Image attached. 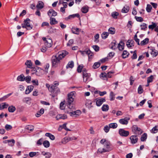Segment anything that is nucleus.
Masks as SVG:
<instances>
[{
	"label": "nucleus",
	"mask_w": 158,
	"mask_h": 158,
	"mask_svg": "<svg viewBox=\"0 0 158 158\" xmlns=\"http://www.w3.org/2000/svg\"><path fill=\"white\" fill-rule=\"evenodd\" d=\"M32 82L34 85H39L38 80L37 79L32 80Z\"/></svg>",
	"instance_id": "61"
},
{
	"label": "nucleus",
	"mask_w": 158,
	"mask_h": 158,
	"mask_svg": "<svg viewBox=\"0 0 158 158\" xmlns=\"http://www.w3.org/2000/svg\"><path fill=\"white\" fill-rule=\"evenodd\" d=\"M109 109V107L107 105H103L102 107V110L104 111H107Z\"/></svg>",
	"instance_id": "30"
},
{
	"label": "nucleus",
	"mask_w": 158,
	"mask_h": 158,
	"mask_svg": "<svg viewBox=\"0 0 158 158\" xmlns=\"http://www.w3.org/2000/svg\"><path fill=\"white\" fill-rule=\"evenodd\" d=\"M75 17H77L78 18L80 17V15L78 14H74L72 15H70L69 16V19H71V18H74Z\"/></svg>",
	"instance_id": "49"
},
{
	"label": "nucleus",
	"mask_w": 158,
	"mask_h": 158,
	"mask_svg": "<svg viewBox=\"0 0 158 158\" xmlns=\"http://www.w3.org/2000/svg\"><path fill=\"white\" fill-rule=\"evenodd\" d=\"M26 129L28 130H29L30 131H32L34 129V127L33 125H30L27 126L25 127Z\"/></svg>",
	"instance_id": "40"
},
{
	"label": "nucleus",
	"mask_w": 158,
	"mask_h": 158,
	"mask_svg": "<svg viewBox=\"0 0 158 158\" xmlns=\"http://www.w3.org/2000/svg\"><path fill=\"white\" fill-rule=\"evenodd\" d=\"M83 77L84 82L87 83L92 80V78L90 77V74L87 73L85 70H83Z\"/></svg>",
	"instance_id": "3"
},
{
	"label": "nucleus",
	"mask_w": 158,
	"mask_h": 158,
	"mask_svg": "<svg viewBox=\"0 0 158 158\" xmlns=\"http://www.w3.org/2000/svg\"><path fill=\"white\" fill-rule=\"evenodd\" d=\"M12 128V126L10 125L6 124L5 126V128L7 131L11 130Z\"/></svg>",
	"instance_id": "58"
},
{
	"label": "nucleus",
	"mask_w": 158,
	"mask_h": 158,
	"mask_svg": "<svg viewBox=\"0 0 158 158\" xmlns=\"http://www.w3.org/2000/svg\"><path fill=\"white\" fill-rule=\"evenodd\" d=\"M106 148V149L103 148L102 149V151H101V152H100L99 151V152H100L101 153H102V152H108L109 151H110L112 150V149L111 148H110V147H109V148Z\"/></svg>",
	"instance_id": "51"
},
{
	"label": "nucleus",
	"mask_w": 158,
	"mask_h": 158,
	"mask_svg": "<svg viewBox=\"0 0 158 158\" xmlns=\"http://www.w3.org/2000/svg\"><path fill=\"white\" fill-rule=\"evenodd\" d=\"M75 94V91H72L68 95V97H72V98H74V95Z\"/></svg>",
	"instance_id": "59"
},
{
	"label": "nucleus",
	"mask_w": 158,
	"mask_h": 158,
	"mask_svg": "<svg viewBox=\"0 0 158 158\" xmlns=\"http://www.w3.org/2000/svg\"><path fill=\"white\" fill-rule=\"evenodd\" d=\"M136 52H137L136 50H135V51H134L133 55L131 57V58L132 60L135 59L137 58V56L136 54Z\"/></svg>",
	"instance_id": "50"
},
{
	"label": "nucleus",
	"mask_w": 158,
	"mask_h": 158,
	"mask_svg": "<svg viewBox=\"0 0 158 158\" xmlns=\"http://www.w3.org/2000/svg\"><path fill=\"white\" fill-rule=\"evenodd\" d=\"M59 83L56 81H55L54 83V85H52L50 87L49 90L51 93L55 94V95L57 93L60 92L59 89L56 86L58 85Z\"/></svg>",
	"instance_id": "2"
},
{
	"label": "nucleus",
	"mask_w": 158,
	"mask_h": 158,
	"mask_svg": "<svg viewBox=\"0 0 158 158\" xmlns=\"http://www.w3.org/2000/svg\"><path fill=\"white\" fill-rule=\"evenodd\" d=\"M100 77L101 78H103V79L104 80H107V74L105 72H103L101 73L100 75Z\"/></svg>",
	"instance_id": "34"
},
{
	"label": "nucleus",
	"mask_w": 158,
	"mask_h": 158,
	"mask_svg": "<svg viewBox=\"0 0 158 158\" xmlns=\"http://www.w3.org/2000/svg\"><path fill=\"white\" fill-rule=\"evenodd\" d=\"M25 79V77L23 74H21L17 78V80L20 81H23Z\"/></svg>",
	"instance_id": "28"
},
{
	"label": "nucleus",
	"mask_w": 158,
	"mask_h": 158,
	"mask_svg": "<svg viewBox=\"0 0 158 158\" xmlns=\"http://www.w3.org/2000/svg\"><path fill=\"white\" fill-rule=\"evenodd\" d=\"M45 135L46 136L49 137L52 140H54L55 139V137L54 136L50 133H47L45 134Z\"/></svg>",
	"instance_id": "26"
},
{
	"label": "nucleus",
	"mask_w": 158,
	"mask_h": 158,
	"mask_svg": "<svg viewBox=\"0 0 158 158\" xmlns=\"http://www.w3.org/2000/svg\"><path fill=\"white\" fill-rule=\"evenodd\" d=\"M109 34L113 35L115 34V30L114 27H110L108 29Z\"/></svg>",
	"instance_id": "27"
},
{
	"label": "nucleus",
	"mask_w": 158,
	"mask_h": 158,
	"mask_svg": "<svg viewBox=\"0 0 158 158\" xmlns=\"http://www.w3.org/2000/svg\"><path fill=\"white\" fill-rule=\"evenodd\" d=\"M129 54V53L127 52V51L126 50H124L122 55V56L123 58L124 59L128 57Z\"/></svg>",
	"instance_id": "17"
},
{
	"label": "nucleus",
	"mask_w": 158,
	"mask_h": 158,
	"mask_svg": "<svg viewBox=\"0 0 158 158\" xmlns=\"http://www.w3.org/2000/svg\"><path fill=\"white\" fill-rule=\"evenodd\" d=\"M130 139L131 140V143L132 144L136 143L138 140L137 135H132L130 137Z\"/></svg>",
	"instance_id": "9"
},
{
	"label": "nucleus",
	"mask_w": 158,
	"mask_h": 158,
	"mask_svg": "<svg viewBox=\"0 0 158 158\" xmlns=\"http://www.w3.org/2000/svg\"><path fill=\"white\" fill-rule=\"evenodd\" d=\"M149 39L148 38H145L144 40L141 41L140 43L141 45H144L146 44L148 42Z\"/></svg>",
	"instance_id": "31"
},
{
	"label": "nucleus",
	"mask_w": 158,
	"mask_h": 158,
	"mask_svg": "<svg viewBox=\"0 0 158 158\" xmlns=\"http://www.w3.org/2000/svg\"><path fill=\"white\" fill-rule=\"evenodd\" d=\"M130 118L128 117H126L124 118H121L119 120V123L123 125H127L130 120Z\"/></svg>",
	"instance_id": "7"
},
{
	"label": "nucleus",
	"mask_w": 158,
	"mask_h": 158,
	"mask_svg": "<svg viewBox=\"0 0 158 158\" xmlns=\"http://www.w3.org/2000/svg\"><path fill=\"white\" fill-rule=\"evenodd\" d=\"M68 54L67 51H63L61 53L52 56L51 58V61L53 67H57L60 64L62 59Z\"/></svg>",
	"instance_id": "1"
},
{
	"label": "nucleus",
	"mask_w": 158,
	"mask_h": 158,
	"mask_svg": "<svg viewBox=\"0 0 158 158\" xmlns=\"http://www.w3.org/2000/svg\"><path fill=\"white\" fill-rule=\"evenodd\" d=\"M153 76V75H151L149 77H148L147 79V83H149L152 81Z\"/></svg>",
	"instance_id": "52"
},
{
	"label": "nucleus",
	"mask_w": 158,
	"mask_h": 158,
	"mask_svg": "<svg viewBox=\"0 0 158 158\" xmlns=\"http://www.w3.org/2000/svg\"><path fill=\"white\" fill-rule=\"evenodd\" d=\"M147 138V135L146 133H143L140 138L141 141L144 142L146 141Z\"/></svg>",
	"instance_id": "25"
},
{
	"label": "nucleus",
	"mask_w": 158,
	"mask_h": 158,
	"mask_svg": "<svg viewBox=\"0 0 158 158\" xmlns=\"http://www.w3.org/2000/svg\"><path fill=\"white\" fill-rule=\"evenodd\" d=\"M8 110L9 112H14L16 110V108L15 106H10L8 108Z\"/></svg>",
	"instance_id": "32"
},
{
	"label": "nucleus",
	"mask_w": 158,
	"mask_h": 158,
	"mask_svg": "<svg viewBox=\"0 0 158 158\" xmlns=\"http://www.w3.org/2000/svg\"><path fill=\"white\" fill-rule=\"evenodd\" d=\"M155 51V49H151L150 53L152 55L153 57L156 56L158 54V52L157 51Z\"/></svg>",
	"instance_id": "15"
},
{
	"label": "nucleus",
	"mask_w": 158,
	"mask_h": 158,
	"mask_svg": "<svg viewBox=\"0 0 158 158\" xmlns=\"http://www.w3.org/2000/svg\"><path fill=\"white\" fill-rule=\"evenodd\" d=\"M120 43L122 44V45H121L119 43L118 44V48L119 50L122 51L124 49V43L122 41H121Z\"/></svg>",
	"instance_id": "20"
},
{
	"label": "nucleus",
	"mask_w": 158,
	"mask_h": 158,
	"mask_svg": "<svg viewBox=\"0 0 158 158\" xmlns=\"http://www.w3.org/2000/svg\"><path fill=\"white\" fill-rule=\"evenodd\" d=\"M110 128L109 126V125H106L104 127V130L105 132L106 133H107L109 131Z\"/></svg>",
	"instance_id": "55"
},
{
	"label": "nucleus",
	"mask_w": 158,
	"mask_h": 158,
	"mask_svg": "<svg viewBox=\"0 0 158 158\" xmlns=\"http://www.w3.org/2000/svg\"><path fill=\"white\" fill-rule=\"evenodd\" d=\"M34 86L33 85H29L27 86L26 91L25 94H29L33 89Z\"/></svg>",
	"instance_id": "13"
},
{
	"label": "nucleus",
	"mask_w": 158,
	"mask_h": 158,
	"mask_svg": "<svg viewBox=\"0 0 158 158\" xmlns=\"http://www.w3.org/2000/svg\"><path fill=\"white\" fill-rule=\"evenodd\" d=\"M74 66V63L73 61L69 62L68 63V64L66 66L67 69H68L69 68H73Z\"/></svg>",
	"instance_id": "35"
},
{
	"label": "nucleus",
	"mask_w": 158,
	"mask_h": 158,
	"mask_svg": "<svg viewBox=\"0 0 158 158\" xmlns=\"http://www.w3.org/2000/svg\"><path fill=\"white\" fill-rule=\"evenodd\" d=\"M30 22L31 20L29 19H27L24 21V23L21 24L22 27L24 28H26L27 30L31 29L32 27L30 25Z\"/></svg>",
	"instance_id": "4"
},
{
	"label": "nucleus",
	"mask_w": 158,
	"mask_h": 158,
	"mask_svg": "<svg viewBox=\"0 0 158 158\" xmlns=\"http://www.w3.org/2000/svg\"><path fill=\"white\" fill-rule=\"evenodd\" d=\"M48 14L49 16H55L57 15V13L53 9H50L48 12Z\"/></svg>",
	"instance_id": "10"
},
{
	"label": "nucleus",
	"mask_w": 158,
	"mask_h": 158,
	"mask_svg": "<svg viewBox=\"0 0 158 158\" xmlns=\"http://www.w3.org/2000/svg\"><path fill=\"white\" fill-rule=\"evenodd\" d=\"M135 19L136 21L138 22H141L143 20V19L141 17H137L135 16Z\"/></svg>",
	"instance_id": "54"
},
{
	"label": "nucleus",
	"mask_w": 158,
	"mask_h": 158,
	"mask_svg": "<svg viewBox=\"0 0 158 158\" xmlns=\"http://www.w3.org/2000/svg\"><path fill=\"white\" fill-rule=\"evenodd\" d=\"M31 79V77L29 76H27L26 77H25V81H26L27 82L29 83Z\"/></svg>",
	"instance_id": "60"
},
{
	"label": "nucleus",
	"mask_w": 158,
	"mask_h": 158,
	"mask_svg": "<svg viewBox=\"0 0 158 158\" xmlns=\"http://www.w3.org/2000/svg\"><path fill=\"white\" fill-rule=\"evenodd\" d=\"M158 131V126H156L153 127L152 130V132L153 133H156Z\"/></svg>",
	"instance_id": "48"
},
{
	"label": "nucleus",
	"mask_w": 158,
	"mask_h": 158,
	"mask_svg": "<svg viewBox=\"0 0 158 158\" xmlns=\"http://www.w3.org/2000/svg\"><path fill=\"white\" fill-rule=\"evenodd\" d=\"M44 112V109L43 108H41L40 110L35 114V116L36 117H39L40 116L41 114H43Z\"/></svg>",
	"instance_id": "24"
},
{
	"label": "nucleus",
	"mask_w": 158,
	"mask_h": 158,
	"mask_svg": "<svg viewBox=\"0 0 158 158\" xmlns=\"http://www.w3.org/2000/svg\"><path fill=\"white\" fill-rule=\"evenodd\" d=\"M143 131L140 128L138 127L136 131H135V133L136 134H138V135H141Z\"/></svg>",
	"instance_id": "46"
},
{
	"label": "nucleus",
	"mask_w": 158,
	"mask_h": 158,
	"mask_svg": "<svg viewBox=\"0 0 158 158\" xmlns=\"http://www.w3.org/2000/svg\"><path fill=\"white\" fill-rule=\"evenodd\" d=\"M152 9V7L149 4L147 5V6L146 8V10L149 13L151 12Z\"/></svg>",
	"instance_id": "43"
},
{
	"label": "nucleus",
	"mask_w": 158,
	"mask_h": 158,
	"mask_svg": "<svg viewBox=\"0 0 158 158\" xmlns=\"http://www.w3.org/2000/svg\"><path fill=\"white\" fill-rule=\"evenodd\" d=\"M130 9L129 7L128 6H124L122 10V12L123 13H127Z\"/></svg>",
	"instance_id": "22"
},
{
	"label": "nucleus",
	"mask_w": 158,
	"mask_h": 158,
	"mask_svg": "<svg viewBox=\"0 0 158 158\" xmlns=\"http://www.w3.org/2000/svg\"><path fill=\"white\" fill-rule=\"evenodd\" d=\"M152 24L149 25V26L148 28L149 29L153 30L154 28L156 27L157 25L155 23H154L153 22H152Z\"/></svg>",
	"instance_id": "42"
},
{
	"label": "nucleus",
	"mask_w": 158,
	"mask_h": 158,
	"mask_svg": "<svg viewBox=\"0 0 158 158\" xmlns=\"http://www.w3.org/2000/svg\"><path fill=\"white\" fill-rule=\"evenodd\" d=\"M50 20L51 24H55L57 23V21L56 20V19L54 18H51Z\"/></svg>",
	"instance_id": "39"
},
{
	"label": "nucleus",
	"mask_w": 158,
	"mask_h": 158,
	"mask_svg": "<svg viewBox=\"0 0 158 158\" xmlns=\"http://www.w3.org/2000/svg\"><path fill=\"white\" fill-rule=\"evenodd\" d=\"M86 55H87L88 56L89 60L91 61L93 56V53L90 50H86Z\"/></svg>",
	"instance_id": "11"
},
{
	"label": "nucleus",
	"mask_w": 158,
	"mask_h": 158,
	"mask_svg": "<svg viewBox=\"0 0 158 158\" xmlns=\"http://www.w3.org/2000/svg\"><path fill=\"white\" fill-rule=\"evenodd\" d=\"M94 97H97L99 95V91L98 90L94 91Z\"/></svg>",
	"instance_id": "63"
},
{
	"label": "nucleus",
	"mask_w": 158,
	"mask_h": 158,
	"mask_svg": "<svg viewBox=\"0 0 158 158\" xmlns=\"http://www.w3.org/2000/svg\"><path fill=\"white\" fill-rule=\"evenodd\" d=\"M65 107L64 102H61L60 104V108L61 110H64V109Z\"/></svg>",
	"instance_id": "56"
},
{
	"label": "nucleus",
	"mask_w": 158,
	"mask_h": 158,
	"mask_svg": "<svg viewBox=\"0 0 158 158\" xmlns=\"http://www.w3.org/2000/svg\"><path fill=\"white\" fill-rule=\"evenodd\" d=\"M118 132L120 135L123 137H127L129 134V131H125L123 128L120 129L119 130Z\"/></svg>",
	"instance_id": "6"
},
{
	"label": "nucleus",
	"mask_w": 158,
	"mask_h": 158,
	"mask_svg": "<svg viewBox=\"0 0 158 158\" xmlns=\"http://www.w3.org/2000/svg\"><path fill=\"white\" fill-rule=\"evenodd\" d=\"M69 141L68 137H66L62 139L61 142L62 143L65 144Z\"/></svg>",
	"instance_id": "33"
},
{
	"label": "nucleus",
	"mask_w": 158,
	"mask_h": 158,
	"mask_svg": "<svg viewBox=\"0 0 158 158\" xmlns=\"http://www.w3.org/2000/svg\"><path fill=\"white\" fill-rule=\"evenodd\" d=\"M116 45V42L114 40L110 44V46H111L110 48L114 50L117 48Z\"/></svg>",
	"instance_id": "18"
},
{
	"label": "nucleus",
	"mask_w": 158,
	"mask_h": 158,
	"mask_svg": "<svg viewBox=\"0 0 158 158\" xmlns=\"http://www.w3.org/2000/svg\"><path fill=\"white\" fill-rule=\"evenodd\" d=\"M67 118L66 115L65 114H59L57 115L56 117V120H58L59 119H64Z\"/></svg>",
	"instance_id": "12"
},
{
	"label": "nucleus",
	"mask_w": 158,
	"mask_h": 158,
	"mask_svg": "<svg viewBox=\"0 0 158 158\" xmlns=\"http://www.w3.org/2000/svg\"><path fill=\"white\" fill-rule=\"evenodd\" d=\"M110 101H113L114 100L115 98L114 95V93L111 91L110 92Z\"/></svg>",
	"instance_id": "45"
},
{
	"label": "nucleus",
	"mask_w": 158,
	"mask_h": 158,
	"mask_svg": "<svg viewBox=\"0 0 158 158\" xmlns=\"http://www.w3.org/2000/svg\"><path fill=\"white\" fill-rule=\"evenodd\" d=\"M99 67V62H95L93 66L94 69H95Z\"/></svg>",
	"instance_id": "62"
},
{
	"label": "nucleus",
	"mask_w": 158,
	"mask_h": 158,
	"mask_svg": "<svg viewBox=\"0 0 158 158\" xmlns=\"http://www.w3.org/2000/svg\"><path fill=\"white\" fill-rule=\"evenodd\" d=\"M42 39L44 41V44L47 48H50L52 45V40L49 38L43 37Z\"/></svg>",
	"instance_id": "5"
},
{
	"label": "nucleus",
	"mask_w": 158,
	"mask_h": 158,
	"mask_svg": "<svg viewBox=\"0 0 158 158\" xmlns=\"http://www.w3.org/2000/svg\"><path fill=\"white\" fill-rule=\"evenodd\" d=\"M100 143L104 145V147H106L107 148H109V147L110 143L107 140H106V139H102L100 141Z\"/></svg>",
	"instance_id": "8"
},
{
	"label": "nucleus",
	"mask_w": 158,
	"mask_h": 158,
	"mask_svg": "<svg viewBox=\"0 0 158 158\" xmlns=\"http://www.w3.org/2000/svg\"><path fill=\"white\" fill-rule=\"evenodd\" d=\"M80 30L79 29L76 27H73L72 29V32L74 34L77 35L79 34Z\"/></svg>",
	"instance_id": "16"
},
{
	"label": "nucleus",
	"mask_w": 158,
	"mask_h": 158,
	"mask_svg": "<svg viewBox=\"0 0 158 158\" xmlns=\"http://www.w3.org/2000/svg\"><path fill=\"white\" fill-rule=\"evenodd\" d=\"M81 11L84 13H87L89 10V7L87 6H83L81 8Z\"/></svg>",
	"instance_id": "23"
},
{
	"label": "nucleus",
	"mask_w": 158,
	"mask_h": 158,
	"mask_svg": "<svg viewBox=\"0 0 158 158\" xmlns=\"http://www.w3.org/2000/svg\"><path fill=\"white\" fill-rule=\"evenodd\" d=\"M44 4L41 1H40L38 2V3L36 6V7L38 9H41L44 7Z\"/></svg>",
	"instance_id": "14"
},
{
	"label": "nucleus",
	"mask_w": 158,
	"mask_h": 158,
	"mask_svg": "<svg viewBox=\"0 0 158 158\" xmlns=\"http://www.w3.org/2000/svg\"><path fill=\"white\" fill-rule=\"evenodd\" d=\"M141 27V30L144 31H145L146 29L147 28V25L146 24L144 23H143L142 24L140 25Z\"/></svg>",
	"instance_id": "36"
},
{
	"label": "nucleus",
	"mask_w": 158,
	"mask_h": 158,
	"mask_svg": "<svg viewBox=\"0 0 158 158\" xmlns=\"http://www.w3.org/2000/svg\"><path fill=\"white\" fill-rule=\"evenodd\" d=\"M109 126L110 128L115 129L117 127L118 125L116 123H111L109 124Z\"/></svg>",
	"instance_id": "29"
},
{
	"label": "nucleus",
	"mask_w": 158,
	"mask_h": 158,
	"mask_svg": "<svg viewBox=\"0 0 158 158\" xmlns=\"http://www.w3.org/2000/svg\"><path fill=\"white\" fill-rule=\"evenodd\" d=\"M95 40H94V42L96 43H98V39L99 38V34H97L94 36Z\"/></svg>",
	"instance_id": "64"
},
{
	"label": "nucleus",
	"mask_w": 158,
	"mask_h": 158,
	"mask_svg": "<svg viewBox=\"0 0 158 158\" xmlns=\"http://www.w3.org/2000/svg\"><path fill=\"white\" fill-rule=\"evenodd\" d=\"M11 94H12L11 93L9 94H7V95L4 96L2 98H1L0 99V100L1 101H3V100H5L6 99V98H8L9 96H10L11 95Z\"/></svg>",
	"instance_id": "57"
},
{
	"label": "nucleus",
	"mask_w": 158,
	"mask_h": 158,
	"mask_svg": "<svg viewBox=\"0 0 158 158\" xmlns=\"http://www.w3.org/2000/svg\"><path fill=\"white\" fill-rule=\"evenodd\" d=\"M7 142L9 143L8 144L10 146H13L14 145L15 141L14 139H12L11 140H7Z\"/></svg>",
	"instance_id": "37"
},
{
	"label": "nucleus",
	"mask_w": 158,
	"mask_h": 158,
	"mask_svg": "<svg viewBox=\"0 0 158 158\" xmlns=\"http://www.w3.org/2000/svg\"><path fill=\"white\" fill-rule=\"evenodd\" d=\"M73 101L74 98H72V97H68V102L67 104H72V103L73 102Z\"/></svg>",
	"instance_id": "44"
},
{
	"label": "nucleus",
	"mask_w": 158,
	"mask_h": 158,
	"mask_svg": "<svg viewBox=\"0 0 158 158\" xmlns=\"http://www.w3.org/2000/svg\"><path fill=\"white\" fill-rule=\"evenodd\" d=\"M25 64L28 68H33L32 67V64L31 60H27L26 61L25 63Z\"/></svg>",
	"instance_id": "19"
},
{
	"label": "nucleus",
	"mask_w": 158,
	"mask_h": 158,
	"mask_svg": "<svg viewBox=\"0 0 158 158\" xmlns=\"http://www.w3.org/2000/svg\"><path fill=\"white\" fill-rule=\"evenodd\" d=\"M8 106V104L6 103H2L0 105V110H2L4 108H7Z\"/></svg>",
	"instance_id": "21"
},
{
	"label": "nucleus",
	"mask_w": 158,
	"mask_h": 158,
	"mask_svg": "<svg viewBox=\"0 0 158 158\" xmlns=\"http://www.w3.org/2000/svg\"><path fill=\"white\" fill-rule=\"evenodd\" d=\"M109 35V33L104 32L101 35L102 38L103 39H105L107 38Z\"/></svg>",
	"instance_id": "38"
},
{
	"label": "nucleus",
	"mask_w": 158,
	"mask_h": 158,
	"mask_svg": "<svg viewBox=\"0 0 158 158\" xmlns=\"http://www.w3.org/2000/svg\"><path fill=\"white\" fill-rule=\"evenodd\" d=\"M43 144L45 148H48L50 146V143L48 141L45 140L43 143Z\"/></svg>",
	"instance_id": "41"
},
{
	"label": "nucleus",
	"mask_w": 158,
	"mask_h": 158,
	"mask_svg": "<svg viewBox=\"0 0 158 158\" xmlns=\"http://www.w3.org/2000/svg\"><path fill=\"white\" fill-rule=\"evenodd\" d=\"M118 15V13L117 12H113L111 14L112 16L114 19L116 18L117 16Z\"/></svg>",
	"instance_id": "53"
},
{
	"label": "nucleus",
	"mask_w": 158,
	"mask_h": 158,
	"mask_svg": "<svg viewBox=\"0 0 158 158\" xmlns=\"http://www.w3.org/2000/svg\"><path fill=\"white\" fill-rule=\"evenodd\" d=\"M143 91L142 86L140 85L138 89V92L139 94H141Z\"/></svg>",
	"instance_id": "47"
}]
</instances>
